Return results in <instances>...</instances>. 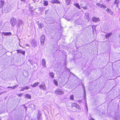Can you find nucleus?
<instances>
[{"label": "nucleus", "mask_w": 120, "mask_h": 120, "mask_svg": "<svg viewBox=\"0 0 120 120\" xmlns=\"http://www.w3.org/2000/svg\"><path fill=\"white\" fill-rule=\"evenodd\" d=\"M89 120H94L93 119V118H91L90 119H89Z\"/></svg>", "instance_id": "38"}, {"label": "nucleus", "mask_w": 120, "mask_h": 120, "mask_svg": "<svg viewBox=\"0 0 120 120\" xmlns=\"http://www.w3.org/2000/svg\"><path fill=\"white\" fill-rule=\"evenodd\" d=\"M39 87L40 89L43 90H45L46 88L45 84L44 82L42 83L39 86Z\"/></svg>", "instance_id": "4"}, {"label": "nucleus", "mask_w": 120, "mask_h": 120, "mask_svg": "<svg viewBox=\"0 0 120 120\" xmlns=\"http://www.w3.org/2000/svg\"><path fill=\"white\" fill-rule=\"evenodd\" d=\"M23 107L25 108V109L26 110V107L25 106V105H23Z\"/></svg>", "instance_id": "35"}, {"label": "nucleus", "mask_w": 120, "mask_h": 120, "mask_svg": "<svg viewBox=\"0 0 120 120\" xmlns=\"http://www.w3.org/2000/svg\"><path fill=\"white\" fill-rule=\"evenodd\" d=\"M6 91H5L4 92H2L1 93H0V95H1L3 93H6Z\"/></svg>", "instance_id": "34"}, {"label": "nucleus", "mask_w": 120, "mask_h": 120, "mask_svg": "<svg viewBox=\"0 0 120 120\" xmlns=\"http://www.w3.org/2000/svg\"><path fill=\"white\" fill-rule=\"evenodd\" d=\"M84 89V96L85 97V96H86V92H85V89H84V88H83Z\"/></svg>", "instance_id": "33"}, {"label": "nucleus", "mask_w": 120, "mask_h": 120, "mask_svg": "<svg viewBox=\"0 0 120 120\" xmlns=\"http://www.w3.org/2000/svg\"><path fill=\"white\" fill-rule=\"evenodd\" d=\"M25 97L28 99H30L31 98V96L30 94H26L25 95Z\"/></svg>", "instance_id": "15"}, {"label": "nucleus", "mask_w": 120, "mask_h": 120, "mask_svg": "<svg viewBox=\"0 0 120 120\" xmlns=\"http://www.w3.org/2000/svg\"><path fill=\"white\" fill-rule=\"evenodd\" d=\"M2 34H3L4 36H9L11 34V33L10 32H3L1 33Z\"/></svg>", "instance_id": "8"}, {"label": "nucleus", "mask_w": 120, "mask_h": 120, "mask_svg": "<svg viewBox=\"0 0 120 120\" xmlns=\"http://www.w3.org/2000/svg\"><path fill=\"white\" fill-rule=\"evenodd\" d=\"M22 95V94H19L18 95V96H21Z\"/></svg>", "instance_id": "36"}, {"label": "nucleus", "mask_w": 120, "mask_h": 120, "mask_svg": "<svg viewBox=\"0 0 120 120\" xmlns=\"http://www.w3.org/2000/svg\"><path fill=\"white\" fill-rule=\"evenodd\" d=\"M25 90V89L24 87H23L22 88V89L20 90V91H23Z\"/></svg>", "instance_id": "32"}, {"label": "nucleus", "mask_w": 120, "mask_h": 120, "mask_svg": "<svg viewBox=\"0 0 120 120\" xmlns=\"http://www.w3.org/2000/svg\"><path fill=\"white\" fill-rule=\"evenodd\" d=\"M25 89H29L30 88V87H28L27 86H26L25 87H24Z\"/></svg>", "instance_id": "29"}, {"label": "nucleus", "mask_w": 120, "mask_h": 120, "mask_svg": "<svg viewBox=\"0 0 120 120\" xmlns=\"http://www.w3.org/2000/svg\"><path fill=\"white\" fill-rule=\"evenodd\" d=\"M83 9H86V8L85 7H83L82 8Z\"/></svg>", "instance_id": "44"}, {"label": "nucleus", "mask_w": 120, "mask_h": 120, "mask_svg": "<svg viewBox=\"0 0 120 120\" xmlns=\"http://www.w3.org/2000/svg\"><path fill=\"white\" fill-rule=\"evenodd\" d=\"M31 43L32 46H34L36 45L37 43L35 41H32L31 42Z\"/></svg>", "instance_id": "17"}, {"label": "nucleus", "mask_w": 120, "mask_h": 120, "mask_svg": "<svg viewBox=\"0 0 120 120\" xmlns=\"http://www.w3.org/2000/svg\"><path fill=\"white\" fill-rule=\"evenodd\" d=\"M55 93L58 95H61L64 94L63 91L61 89H57L55 91Z\"/></svg>", "instance_id": "1"}, {"label": "nucleus", "mask_w": 120, "mask_h": 120, "mask_svg": "<svg viewBox=\"0 0 120 120\" xmlns=\"http://www.w3.org/2000/svg\"><path fill=\"white\" fill-rule=\"evenodd\" d=\"M51 2L53 4L55 3L57 4L60 3V2L58 0H52L51 1Z\"/></svg>", "instance_id": "9"}, {"label": "nucleus", "mask_w": 120, "mask_h": 120, "mask_svg": "<svg viewBox=\"0 0 120 120\" xmlns=\"http://www.w3.org/2000/svg\"><path fill=\"white\" fill-rule=\"evenodd\" d=\"M74 5L76 8H78L79 9H80L81 8L80 5L78 3L75 4H74Z\"/></svg>", "instance_id": "18"}, {"label": "nucleus", "mask_w": 120, "mask_h": 120, "mask_svg": "<svg viewBox=\"0 0 120 120\" xmlns=\"http://www.w3.org/2000/svg\"><path fill=\"white\" fill-rule=\"evenodd\" d=\"M19 46H21V47H22V48H23V47H22V46H21V45H20V43H19Z\"/></svg>", "instance_id": "41"}, {"label": "nucleus", "mask_w": 120, "mask_h": 120, "mask_svg": "<svg viewBox=\"0 0 120 120\" xmlns=\"http://www.w3.org/2000/svg\"><path fill=\"white\" fill-rule=\"evenodd\" d=\"M112 34V33H108L107 34L105 35V37L106 38L109 37Z\"/></svg>", "instance_id": "19"}, {"label": "nucleus", "mask_w": 120, "mask_h": 120, "mask_svg": "<svg viewBox=\"0 0 120 120\" xmlns=\"http://www.w3.org/2000/svg\"><path fill=\"white\" fill-rule=\"evenodd\" d=\"M72 107H73V108L74 109H76V108H78V109H80V106H79V105H75H75H74L73 106H72Z\"/></svg>", "instance_id": "20"}, {"label": "nucleus", "mask_w": 120, "mask_h": 120, "mask_svg": "<svg viewBox=\"0 0 120 120\" xmlns=\"http://www.w3.org/2000/svg\"><path fill=\"white\" fill-rule=\"evenodd\" d=\"M106 11L112 15L113 14V12L109 8H107L106 9Z\"/></svg>", "instance_id": "12"}, {"label": "nucleus", "mask_w": 120, "mask_h": 120, "mask_svg": "<svg viewBox=\"0 0 120 120\" xmlns=\"http://www.w3.org/2000/svg\"><path fill=\"white\" fill-rule=\"evenodd\" d=\"M21 1H22V2H25V0H20Z\"/></svg>", "instance_id": "39"}, {"label": "nucleus", "mask_w": 120, "mask_h": 120, "mask_svg": "<svg viewBox=\"0 0 120 120\" xmlns=\"http://www.w3.org/2000/svg\"><path fill=\"white\" fill-rule=\"evenodd\" d=\"M4 4V1L0 0V8H2Z\"/></svg>", "instance_id": "13"}, {"label": "nucleus", "mask_w": 120, "mask_h": 120, "mask_svg": "<svg viewBox=\"0 0 120 120\" xmlns=\"http://www.w3.org/2000/svg\"><path fill=\"white\" fill-rule=\"evenodd\" d=\"M26 45L29 46V45L28 44H26Z\"/></svg>", "instance_id": "43"}, {"label": "nucleus", "mask_w": 120, "mask_h": 120, "mask_svg": "<svg viewBox=\"0 0 120 120\" xmlns=\"http://www.w3.org/2000/svg\"><path fill=\"white\" fill-rule=\"evenodd\" d=\"M74 96H73V95H71L70 96V99L72 100H74Z\"/></svg>", "instance_id": "28"}, {"label": "nucleus", "mask_w": 120, "mask_h": 120, "mask_svg": "<svg viewBox=\"0 0 120 120\" xmlns=\"http://www.w3.org/2000/svg\"><path fill=\"white\" fill-rule=\"evenodd\" d=\"M41 116V113L38 111V114L37 115V119L38 120H42Z\"/></svg>", "instance_id": "7"}, {"label": "nucleus", "mask_w": 120, "mask_h": 120, "mask_svg": "<svg viewBox=\"0 0 120 120\" xmlns=\"http://www.w3.org/2000/svg\"><path fill=\"white\" fill-rule=\"evenodd\" d=\"M18 22H19V25H21L23 23V22L21 20H19Z\"/></svg>", "instance_id": "21"}, {"label": "nucleus", "mask_w": 120, "mask_h": 120, "mask_svg": "<svg viewBox=\"0 0 120 120\" xmlns=\"http://www.w3.org/2000/svg\"><path fill=\"white\" fill-rule=\"evenodd\" d=\"M119 1L118 0H116L115 1V4H117L119 3Z\"/></svg>", "instance_id": "30"}, {"label": "nucleus", "mask_w": 120, "mask_h": 120, "mask_svg": "<svg viewBox=\"0 0 120 120\" xmlns=\"http://www.w3.org/2000/svg\"><path fill=\"white\" fill-rule=\"evenodd\" d=\"M67 4L68 5L71 3V0H65Z\"/></svg>", "instance_id": "23"}, {"label": "nucleus", "mask_w": 120, "mask_h": 120, "mask_svg": "<svg viewBox=\"0 0 120 120\" xmlns=\"http://www.w3.org/2000/svg\"><path fill=\"white\" fill-rule=\"evenodd\" d=\"M96 5L97 6L100 7V6H101V4L99 3H98Z\"/></svg>", "instance_id": "31"}, {"label": "nucleus", "mask_w": 120, "mask_h": 120, "mask_svg": "<svg viewBox=\"0 0 120 120\" xmlns=\"http://www.w3.org/2000/svg\"><path fill=\"white\" fill-rule=\"evenodd\" d=\"M39 27L41 28L43 26V25L41 23H40L38 24Z\"/></svg>", "instance_id": "24"}, {"label": "nucleus", "mask_w": 120, "mask_h": 120, "mask_svg": "<svg viewBox=\"0 0 120 120\" xmlns=\"http://www.w3.org/2000/svg\"><path fill=\"white\" fill-rule=\"evenodd\" d=\"M41 64L44 67H46V65L45 60L44 59H43L42 60L41 62Z\"/></svg>", "instance_id": "5"}, {"label": "nucleus", "mask_w": 120, "mask_h": 120, "mask_svg": "<svg viewBox=\"0 0 120 120\" xmlns=\"http://www.w3.org/2000/svg\"><path fill=\"white\" fill-rule=\"evenodd\" d=\"M100 7L104 9H105L106 8V7L103 4H101V6H100Z\"/></svg>", "instance_id": "27"}, {"label": "nucleus", "mask_w": 120, "mask_h": 120, "mask_svg": "<svg viewBox=\"0 0 120 120\" xmlns=\"http://www.w3.org/2000/svg\"><path fill=\"white\" fill-rule=\"evenodd\" d=\"M53 82L54 84H55V85L56 86H57L58 85V82L57 81H56V80H54L53 81Z\"/></svg>", "instance_id": "26"}, {"label": "nucleus", "mask_w": 120, "mask_h": 120, "mask_svg": "<svg viewBox=\"0 0 120 120\" xmlns=\"http://www.w3.org/2000/svg\"><path fill=\"white\" fill-rule=\"evenodd\" d=\"M48 2L47 1H44V6H45L48 5Z\"/></svg>", "instance_id": "25"}, {"label": "nucleus", "mask_w": 120, "mask_h": 120, "mask_svg": "<svg viewBox=\"0 0 120 120\" xmlns=\"http://www.w3.org/2000/svg\"><path fill=\"white\" fill-rule=\"evenodd\" d=\"M10 23L13 26H14L16 23V19L13 17L11 19Z\"/></svg>", "instance_id": "3"}, {"label": "nucleus", "mask_w": 120, "mask_h": 120, "mask_svg": "<svg viewBox=\"0 0 120 120\" xmlns=\"http://www.w3.org/2000/svg\"><path fill=\"white\" fill-rule=\"evenodd\" d=\"M92 20L95 22H98L99 21V19L95 17H93L92 19Z\"/></svg>", "instance_id": "6"}, {"label": "nucleus", "mask_w": 120, "mask_h": 120, "mask_svg": "<svg viewBox=\"0 0 120 120\" xmlns=\"http://www.w3.org/2000/svg\"><path fill=\"white\" fill-rule=\"evenodd\" d=\"M5 11H10V6L9 5L7 6L5 8Z\"/></svg>", "instance_id": "11"}, {"label": "nucleus", "mask_w": 120, "mask_h": 120, "mask_svg": "<svg viewBox=\"0 0 120 120\" xmlns=\"http://www.w3.org/2000/svg\"><path fill=\"white\" fill-rule=\"evenodd\" d=\"M115 119L116 120H117V119H116V118H115Z\"/></svg>", "instance_id": "46"}, {"label": "nucleus", "mask_w": 120, "mask_h": 120, "mask_svg": "<svg viewBox=\"0 0 120 120\" xmlns=\"http://www.w3.org/2000/svg\"><path fill=\"white\" fill-rule=\"evenodd\" d=\"M85 107L87 109V111H88L87 105H85Z\"/></svg>", "instance_id": "37"}, {"label": "nucleus", "mask_w": 120, "mask_h": 120, "mask_svg": "<svg viewBox=\"0 0 120 120\" xmlns=\"http://www.w3.org/2000/svg\"><path fill=\"white\" fill-rule=\"evenodd\" d=\"M45 37L44 35H42L40 41L41 45L43 46L44 44Z\"/></svg>", "instance_id": "2"}, {"label": "nucleus", "mask_w": 120, "mask_h": 120, "mask_svg": "<svg viewBox=\"0 0 120 120\" xmlns=\"http://www.w3.org/2000/svg\"><path fill=\"white\" fill-rule=\"evenodd\" d=\"M11 87H10V86H8V87L7 88H11Z\"/></svg>", "instance_id": "42"}, {"label": "nucleus", "mask_w": 120, "mask_h": 120, "mask_svg": "<svg viewBox=\"0 0 120 120\" xmlns=\"http://www.w3.org/2000/svg\"><path fill=\"white\" fill-rule=\"evenodd\" d=\"M39 83V82H37L35 83L34 84H33V85H31V86H32L34 87H36V86H38Z\"/></svg>", "instance_id": "16"}, {"label": "nucleus", "mask_w": 120, "mask_h": 120, "mask_svg": "<svg viewBox=\"0 0 120 120\" xmlns=\"http://www.w3.org/2000/svg\"><path fill=\"white\" fill-rule=\"evenodd\" d=\"M76 103H75L74 104V105H76Z\"/></svg>", "instance_id": "45"}, {"label": "nucleus", "mask_w": 120, "mask_h": 120, "mask_svg": "<svg viewBox=\"0 0 120 120\" xmlns=\"http://www.w3.org/2000/svg\"><path fill=\"white\" fill-rule=\"evenodd\" d=\"M17 52L18 53H21L23 55H24L25 53V52L24 51H23L22 50H17Z\"/></svg>", "instance_id": "10"}, {"label": "nucleus", "mask_w": 120, "mask_h": 120, "mask_svg": "<svg viewBox=\"0 0 120 120\" xmlns=\"http://www.w3.org/2000/svg\"><path fill=\"white\" fill-rule=\"evenodd\" d=\"M19 86L18 85H15V86H13V87H11V88L12 89H14L15 88H16L18 86Z\"/></svg>", "instance_id": "22"}, {"label": "nucleus", "mask_w": 120, "mask_h": 120, "mask_svg": "<svg viewBox=\"0 0 120 120\" xmlns=\"http://www.w3.org/2000/svg\"><path fill=\"white\" fill-rule=\"evenodd\" d=\"M71 120H75L73 118H71Z\"/></svg>", "instance_id": "40"}, {"label": "nucleus", "mask_w": 120, "mask_h": 120, "mask_svg": "<svg viewBox=\"0 0 120 120\" xmlns=\"http://www.w3.org/2000/svg\"><path fill=\"white\" fill-rule=\"evenodd\" d=\"M49 75L51 78H53L54 76V74L52 72H50L49 73Z\"/></svg>", "instance_id": "14"}]
</instances>
